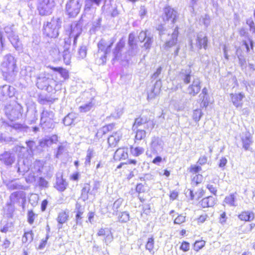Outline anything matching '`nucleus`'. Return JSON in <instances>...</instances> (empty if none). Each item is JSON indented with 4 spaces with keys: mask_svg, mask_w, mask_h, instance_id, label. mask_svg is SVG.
<instances>
[{
    "mask_svg": "<svg viewBox=\"0 0 255 255\" xmlns=\"http://www.w3.org/2000/svg\"><path fill=\"white\" fill-rule=\"evenodd\" d=\"M114 128V124H109L102 128V130L104 134L107 133L108 131L112 130Z\"/></svg>",
    "mask_w": 255,
    "mask_h": 255,
    "instance_id": "54",
    "label": "nucleus"
},
{
    "mask_svg": "<svg viewBox=\"0 0 255 255\" xmlns=\"http://www.w3.org/2000/svg\"><path fill=\"white\" fill-rule=\"evenodd\" d=\"M247 24L250 26V31L253 33H255V25L253 19L251 18L247 19Z\"/></svg>",
    "mask_w": 255,
    "mask_h": 255,
    "instance_id": "52",
    "label": "nucleus"
},
{
    "mask_svg": "<svg viewBox=\"0 0 255 255\" xmlns=\"http://www.w3.org/2000/svg\"><path fill=\"white\" fill-rule=\"evenodd\" d=\"M202 170V168L201 166L196 165H191L189 170L190 172L193 173V174H197L199 172H200Z\"/></svg>",
    "mask_w": 255,
    "mask_h": 255,
    "instance_id": "41",
    "label": "nucleus"
},
{
    "mask_svg": "<svg viewBox=\"0 0 255 255\" xmlns=\"http://www.w3.org/2000/svg\"><path fill=\"white\" fill-rule=\"evenodd\" d=\"M178 34V30L175 29L172 34V39L166 42L165 44V47L170 48L174 45L176 43L177 40Z\"/></svg>",
    "mask_w": 255,
    "mask_h": 255,
    "instance_id": "25",
    "label": "nucleus"
},
{
    "mask_svg": "<svg viewBox=\"0 0 255 255\" xmlns=\"http://www.w3.org/2000/svg\"><path fill=\"white\" fill-rule=\"evenodd\" d=\"M13 227L11 224H5L2 227L0 228V231L2 233H6L8 231H12Z\"/></svg>",
    "mask_w": 255,
    "mask_h": 255,
    "instance_id": "49",
    "label": "nucleus"
},
{
    "mask_svg": "<svg viewBox=\"0 0 255 255\" xmlns=\"http://www.w3.org/2000/svg\"><path fill=\"white\" fill-rule=\"evenodd\" d=\"M202 112L201 110L197 109L193 111V118L195 122H198L202 116Z\"/></svg>",
    "mask_w": 255,
    "mask_h": 255,
    "instance_id": "36",
    "label": "nucleus"
},
{
    "mask_svg": "<svg viewBox=\"0 0 255 255\" xmlns=\"http://www.w3.org/2000/svg\"><path fill=\"white\" fill-rule=\"evenodd\" d=\"M122 136V133L120 130L113 132L108 139L109 145L111 146H115L119 142Z\"/></svg>",
    "mask_w": 255,
    "mask_h": 255,
    "instance_id": "17",
    "label": "nucleus"
},
{
    "mask_svg": "<svg viewBox=\"0 0 255 255\" xmlns=\"http://www.w3.org/2000/svg\"><path fill=\"white\" fill-rule=\"evenodd\" d=\"M73 115L69 114L63 119V123L66 126H70L73 123V120L72 119Z\"/></svg>",
    "mask_w": 255,
    "mask_h": 255,
    "instance_id": "38",
    "label": "nucleus"
},
{
    "mask_svg": "<svg viewBox=\"0 0 255 255\" xmlns=\"http://www.w3.org/2000/svg\"><path fill=\"white\" fill-rule=\"evenodd\" d=\"M205 245V242L202 241H196L194 244V250L196 251H198L199 250L201 249Z\"/></svg>",
    "mask_w": 255,
    "mask_h": 255,
    "instance_id": "42",
    "label": "nucleus"
},
{
    "mask_svg": "<svg viewBox=\"0 0 255 255\" xmlns=\"http://www.w3.org/2000/svg\"><path fill=\"white\" fill-rule=\"evenodd\" d=\"M227 163V159H226V158H225L224 157H222L219 160V167L224 168L226 166Z\"/></svg>",
    "mask_w": 255,
    "mask_h": 255,
    "instance_id": "64",
    "label": "nucleus"
},
{
    "mask_svg": "<svg viewBox=\"0 0 255 255\" xmlns=\"http://www.w3.org/2000/svg\"><path fill=\"white\" fill-rule=\"evenodd\" d=\"M129 220V215L127 212H123L119 218V222L126 223Z\"/></svg>",
    "mask_w": 255,
    "mask_h": 255,
    "instance_id": "45",
    "label": "nucleus"
},
{
    "mask_svg": "<svg viewBox=\"0 0 255 255\" xmlns=\"http://www.w3.org/2000/svg\"><path fill=\"white\" fill-rule=\"evenodd\" d=\"M66 187V182L62 179H58L56 182V187L60 191H63Z\"/></svg>",
    "mask_w": 255,
    "mask_h": 255,
    "instance_id": "32",
    "label": "nucleus"
},
{
    "mask_svg": "<svg viewBox=\"0 0 255 255\" xmlns=\"http://www.w3.org/2000/svg\"><path fill=\"white\" fill-rule=\"evenodd\" d=\"M243 146L246 150H249L250 145L253 143L252 137L250 133L246 134L245 136L242 138Z\"/></svg>",
    "mask_w": 255,
    "mask_h": 255,
    "instance_id": "22",
    "label": "nucleus"
},
{
    "mask_svg": "<svg viewBox=\"0 0 255 255\" xmlns=\"http://www.w3.org/2000/svg\"><path fill=\"white\" fill-rule=\"evenodd\" d=\"M14 89L9 86L4 85L0 87V100H6L14 95Z\"/></svg>",
    "mask_w": 255,
    "mask_h": 255,
    "instance_id": "11",
    "label": "nucleus"
},
{
    "mask_svg": "<svg viewBox=\"0 0 255 255\" xmlns=\"http://www.w3.org/2000/svg\"><path fill=\"white\" fill-rule=\"evenodd\" d=\"M115 41L114 38L109 40L102 39L98 44V51L95 55L96 62L99 65L104 64L106 61V55L111 51V48Z\"/></svg>",
    "mask_w": 255,
    "mask_h": 255,
    "instance_id": "2",
    "label": "nucleus"
},
{
    "mask_svg": "<svg viewBox=\"0 0 255 255\" xmlns=\"http://www.w3.org/2000/svg\"><path fill=\"white\" fill-rule=\"evenodd\" d=\"M68 215L66 212H61L59 214L58 217V223H64L67 221Z\"/></svg>",
    "mask_w": 255,
    "mask_h": 255,
    "instance_id": "30",
    "label": "nucleus"
},
{
    "mask_svg": "<svg viewBox=\"0 0 255 255\" xmlns=\"http://www.w3.org/2000/svg\"><path fill=\"white\" fill-rule=\"evenodd\" d=\"M154 247V239L153 238H150L148 239L147 242L146 244V249L150 252H151Z\"/></svg>",
    "mask_w": 255,
    "mask_h": 255,
    "instance_id": "39",
    "label": "nucleus"
},
{
    "mask_svg": "<svg viewBox=\"0 0 255 255\" xmlns=\"http://www.w3.org/2000/svg\"><path fill=\"white\" fill-rule=\"evenodd\" d=\"M164 142L162 140L158 137H153L152 138L150 148L154 153L157 154L163 149Z\"/></svg>",
    "mask_w": 255,
    "mask_h": 255,
    "instance_id": "10",
    "label": "nucleus"
},
{
    "mask_svg": "<svg viewBox=\"0 0 255 255\" xmlns=\"http://www.w3.org/2000/svg\"><path fill=\"white\" fill-rule=\"evenodd\" d=\"M190 73L191 71H189L188 72H186L185 73H184L183 72H181V74L183 75L184 76L182 77V79L185 84H188L189 83L191 79V76H190Z\"/></svg>",
    "mask_w": 255,
    "mask_h": 255,
    "instance_id": "47",
    "label": "nucleus"
},
{
    "mask_svg": "<svg viewBox=\"0 0 255 255\" xmlns=\"http://www.w3.org/2000/svg\"><path fill=\"white\" fill-rule=\"evenodd\" d=\"M6 186L7 188L10 190H14L15 189H18L20 188V185L17 184L16 182L12 181L8 182Z\"/></svg>",
    "mask_w": 255,
    "mask_h": 255,
    "instance_id": "44",
    "label": "nucleus"
},
{
    "mask_svg": "<svg viewBox=\"0 0 255 255\" xmlns=\"http://www.w3.org/2000/svg\"><path fill=\"white\" fill-rule=\"evenodd\" d=\"M145 136V131L144 130L139 129L136 131L135 139L138 140H141Z\"/></svg>",
    "mask_w": 255,
    "mask_h": 255,
    "instance_id": "43",
    "label": "nucleus"
},
{
    "mask_svg": "<svg viewBox=\"0 0 255 255\" xmlns=\"http://www.w3.org/2000/svg\"><path fill=\"white\" fill-rule=\"evenodd\" d=\"M200 203L203 208L212 207L216 204V200L213 196H208L203 198Z\"/></svg>",
    "mask_w": 255,
    "mask_h": 255,
    "instance_id": "19",
    "label": "nucleus"
},
{
    "mask_svg": "<svg viewBox=\"0 0 255 255\" xmlns=\"http://www.w3.org/2000/svg\"><path fill=\"white\" fill-rule=\"evenodd\" d=\"M185 222V217L183 215H180L175 218V219L174 220V223H175V224L183 223Z\"/></svg>",
    "mask_w": 255,
    "mask_h": 255,
    "instance_id": "59",
    "label": "nucleus"
},
{
    "mask_svg": "<svg viewBox=\"0 0 255 255\" xmlns=\"http://www.w3.org/2000/svg\"><path fill=\"white\" fill-rule=\"evenodd\" d=\"M63 61L66 65H69L71 62V54L68 49L63 51Z\"/></svg>",
    "mask_w": 255,
    "mask_h": 255,
    "instance_id": "28",
    "label": "nucleus"
},
{
    "mask_svg": "<svg viewBox=\"0 0 255 255\" xmlns=\"http://www.w3.org/2000/svg\"><path fill=\"white\" fill-rule=\"evenodd\" d=\"M231 101L236 108H242L243 105V99L245 95L243 92L232 93L230 95Z\"/></svg>",
    "mask_w": 255,
    "mask_h": 255,
    "instance_id": "9",
    "label": "nucleus"
},
{
    "mask_svg": "<svg viewBox=\"0 0 255 255\" xmlns=\"http://www.w3.org/2000/svg\"><path fill=\"white\" fill-rule=\"evenodd\" d=\"M131 153L136 156H137L141 154L144 151V148L141 147H131L130 148Z\"/></svg>",
    "mask_w": 255,
    "mask_h": 255,
    "instance_id": "33",
    "label": "nucleus"
},
{
    "mask_svg": "<svg viewBox=\"0 0 255 255\" xmlns=\"http://www.w3.org/2000/svg\"><path fill=\"white\" fill-rule=\"evenodd\" d=\"M6 36L11 44L16 50L22 49L21 44L19 41L18 36L17 35L16 29L13 25H8L4 27Z\"/></svg>",
    "mask_w": 255,
    "mask_h": 255,
    "instance_id": "3",
    "label": "nucleus"
},
{
    "mask_svg": "<svg viewBox=\"0 0 255 255\" xmlns=\"http://www.w3.org/2000/svg\"><path fill=\"white\" fill-rule=\"evenodd\" d=\"M206 188L210 191V192L214 195L216 194L217 189V188L213 185L211 184H208Z\"/></svg>",
    "mask_w": 255,
    "mask_h": 255,
    "instance_id": "58",
    "label": "nucleus"
},
{
    "mask_svg": "<svg viewBox=\"0 0 255 255\" xmlns=\"http://www.w3.org/2000/svg\"><path fill=\"white\" fill-rule=\"evenodd\" d=\"M67 145V142L61 143L58 147L57 152L56 155V157H58L59 156L62 154L66 150V146Z\"/></svg>",
    "mask_w": 255,
    "mask_h": 255,
    "instance_id": "37",
    "label": "nucleus"
},
{
    "mask_svg": "<svg viewBox=\"0 0 255 255\" xmlns=\"http://www.w3.org/2000/svg\"><path fill=\"white\" fill-rule=\"evenodd\" d=\"M54 6L53 0H39L38 9L41 15H47L51 12Z\"/></svg>",
    "mask_w": 255,
    "mask_h": 255,
    "instance_id": "8",
    "label": "nucleus"
},
{
    "mask_svg": "<svg viewBox=\"0 0 255 255\" xmlns=\"http://www.w3.org/2000/svg\"><path fill=\"white\" fill-rule=\"evenodd\" d=\"M145 41V42L143 45V47L146 49H149L152 42V38L150 36H148Z\"/></svg>",
    "mask_w": 255,
    "mask_h": 255,
    "instance_id": "56",
    "label": "nucleus"
},
{
    "mask_svg": "<svg viewBox=\"0 0 255 255\" xmlns=\"http://www.w3.org/2000/svg\"><path fill=\"white\" fill-rule=\"evenodd\" d=\"M22 110L21 106L15 102L7 105L5 108L6 116L11 121L19 119L22 115Z\"/></svg>",
    "mask_w": 255,
    "mask_h": 255,
    "instance_id": "4",
    "label": "nucleus"
},
{
    "mask_svg": "<svg viewBox=\"0 0 255 255\" xmlns=\"http://www.w3.org/2000/svg\"><path fill=\"white\" fill-rule=\"evenodd\" d=\"M82 32V26L77 22L73 23L71 26V31L69 34L70 38H74V44H76L77 39Z\"/></svg>",
    "mask_w": 255,
    "mask_h": 255,
    "instance_id": "12",
    "label": "nucleus"
},
{
    "mask_svg": "<svg viewBox=\"0 0 255 255\" xmlns=\"http://www.w3.org/2000/svg\"><path fill=\"white\" fill-rule=\"evenodd\" d=\"M208 39L207 36L202 32H200L197 35L196 39V46L200 49L202 47L206 49Z\"/></svg>",
    "mask_w": 255,
    "mask_h": 255,
    "instance_id": "14",
    "label": "nucleus"
},
{
    "mask_svg": "<svg viewBox=\"0 0 255 255\" xmlns=\"http://www.w3.org/2000/svg\"><path fill=\"white\" fill-rule=\"evenodd\" d=\"M51 81V79L46 77H39L37 80V85L38 88L43 89L44 87H48Z\"/></svg>",
    "mask_w": 255,
    "mask_h": 255,
    "instance_id": "21",
    "label": "nucleus"
},
{
    "mask_svg": "<svg viewBox=\"0 0 255 255\" xmlns=\"http://www.w3.org/2000/svg\"><path fill=\"white\" fill-rule=\"evenodd\" d=\"M33 239L32 233L31 231L25 232L22 238L23 243L30 242Z\"/></svg>",
    "mask_w": 255,
    "mask_h": 255,
    "instance_id": "34",
    "label": "nucleus"
},
{
    "mask_svg": "<svg viewBox=\"0 0 255 255\" xmlns=\"http://www.w3.org/2000/svg\"><path fill=\"white\" fill-rule=\"evenodd\" d=\"M37 215L34 214L32 211H29L28 212V220L30 223H32L34 222V219Z\"/></svg>",
    "mask_w": 255,
    "mask_h": 255,
    "instance_id": "55",
    "label": "nucleus"
},
{
    "mask_svg": "<svg viewBox=\"0 0 255 255\" xmlns=\"http://www.w3.org/2000/svg\"><path fill=\"white\" fill-rule=\"evenodd\" d=\"M93 150L91 149H89L87 150V155L85 159V165H90L91 163V159L93 156Z\"/></svg>",
    "mask_w": 255,
    "mask_h": 255,
    "instance_id": "35",
    "label": "nucleus"
},
{
    "mask_svg": "<svg viewBox=\"0 0 255 255\" xmlns=\"http://www.w3.org/2000/svg\"><path fill=\"white\" fill-rule=\"evenodd\" d=\"M144 122L143 121V120L140 118H137L135 120L134 125L133 126V128L134 129H135L136 128H137L138 126H139L142 124H144Z\"/></svg>",
    "mask_w": 255,
    "mask_h": 255,
    "instance_id": "60",
    "label": "nucleus"
},
{
    "mask_svg": "<svg viewBox=\"0 0 255 255\" xmlns=\"http://www.w3.org/2000/svg\"><path fill=\"white\" fill-rule=\"evenodd\" d=\"M238 58L239 60V64L242 67V69L243 70L246 69L247 65L246 59L244 57L240 56H238Z\"/></svg>",
    "mask_w": 255,
    "mask_h": 255,
    "instance_id": "50",
    "label": "nucleus"
},
{
    "mask_svg": "<svg viewBox=\"0 0 255 255\" xmlns=\"http://www.w3.org/2000/svg\"><path fill=\"white\" fill-rule=\"evenodd\" d=\"M123 202V199L121 198H119L117 199L114 203L113 204V208L114 209L117 210L120 207V206L122 205Z\"/></svg>",
    "mask_w": 255,
    "mask_h": 255,
    "instance_id": "51",
    "label": "nucleus"
},
{
    "mask_svg": "<svg viewBox=\"0 0 255 255\" xmlns=\"http://www.w3.org/2000/svg\"><path fill=\"white\" fill-rule=\"evenodd\" d=\"M164 16L163 19L164 21L171 20L173 23L177 17V12L170 7H167L164 9Z\"/></svg>",
    "mask_w": 255,
    "mask_h": 255,
    "instance_id": "15",
    "label": "nucleus"
},
{
    "mask_svg": "<svg viewBox=\"0 0 255 255\" xmlns=\"http://www.w3.org/2000/svg\"><path fill=\"white\" fill-rule=\"evenodd\" d=\"M128 149L126 148H120L118 149L114 154V158L116 160L126 159L128 157Z\"/></svg>",
    "mask_w": 255,
    "mask_h": 255,
    "instance_id": "18",
    "label": "nucleus"
},
{
    "mask_svg": "<svg viewBox=\"0 0 255 255\" xmlns=\"http://www.w3.org/2000/svg\"><path fill=\"white\" fill-rule=\"evenodd\" d=\"M200 80L197 78H194L191 85H189L187 89L189 94L193 96H195L200 91Z\"/></svg>",
    "mask_w": 255,
    "mask_h": 255,
    "instance_id": "13",
    "label": "nucleus"
},
{
    "mask_svg": "<svg viewBox=\"0 0 255 255\" xmlns=\"http://www.w3.org/2000/svg\"><path fill=\"white\" fill-rule=\"evenodd\" d=\"M15 150L16 152H18V155L20 158H23L24 157V154H23L26 151V149L24 147L17 146L15 147Z\"/></svg>",
    "mask_w": 255,
    "mask_h": 255,
    "instance_id": "48",
    "label": "nucleus"
},
{
    "mask_svg": "<svg viewBox=\"0 0 255 255\" xmlns=\"http://www.w3.org/2000/svg\"><path fill=\"white\" fill-rule=\"evenodd\" d=\"M90 194V185L89 184H85L81 192V198L84 201L88 199V194Z\"/></svg>",
    "mask_w": 255,
    "mask_h": 255,
    "instance_id": "26",
    "label": "nucleus"
},
{
    "mask_svg": "<svg viewBox=\"0 0 255 255\" xmlns=\"http://www.w3.org/2000/svg\"><path fill=\"white\" fill-rule=\"evenodd\" d=\"M76 213V220L77 223L82 222V218H83V215L84 212V208L82 207L80 204L77 203L75 207V211Z\"/></svg>",
    "mask_w": 255,
    "mask_h": 255,
    "instance_id": "20",
    "label": "nucleus"
},
{
    "mask_svg": "<svg viewBox=\"0 0 255 255\" xmlns=\"http://www.w3.org/2000/svg\"><path fill=\"white\" fill-rule=\"evenodd\" d=\"M148 36H147V34H146V33L145 31H141L139 34L138 38L140 42H143L147 39V37Z\"/></svg>",
    "mask_w": 255,
    "mask_h": 255,
    "instance_id": "57",
    "label": "nucleus"
},
{
    "mask_svg": "<svg viewBox=\"0 0 255 255\" xmlns=\"http://www.w3.org/2000/svg\"><path fill=\"white\" fill-rule=\"evenodd\" d=\"M241 228L244 230L243 232H247L251 230L252 227L251 226V224H242L241 226Z\"/></svg>",
    "mask_w": 255,
    "mask_h": 255,
    "instance_id": "62",
    "label": "nucleus"
},
{
    "mask_svg": "<svg viewBox=\"0 0 255 255\" xmlns=\"http://www.w3.org/2000/svg\"><path fill=\"white\" fill-rule=\"evenodd\" d=\"M0 160L6 165H11L15 161V157L10 152L5 151L0 154Z\"/></svg>",
    "mask_w": 255,
    "mask_h": 255,
    "instance_id": "16",
    "label": "nucleus"
},
{
    "mask_svg": "<svg viewBox=\"0 0 255 255\" xmlns=\"http://www.w3.org/2000/svg\"><path fill=\"white\" fill-rule=\"evenodd\" d=\"M87 55V49L85 46H81L78 51V57L81 59L84 58Z\"/></svg>",
    "mask_w": 255,
    "mask_h": 255,
    "instance_id": "40",
    "label": "nucleus"
},
{
    "mask_svg": "<svg viewBox=\"0 0 255 255\" xmlns=\"http://www.w3.org/2000/svg\"><path fill=\"white\" fill-rule=\"evenodd\" d=\"M235 199L236 198L235 195L234 194H231L226 197L224 202L230 206H236Z\"/></svg>",
    "mask_w": 255,
    "mask_h": 255,
    "instance_id": "27",
    "label": "nucleus"
},
{
    "mask_svg": "<svg viewBox=\"0 0 255 255\" xmlns=\"http://www.w3.org/2000/svg\"><path fill=\"white\" fill-rule=\"evenodd\" d=\"M94 104L92 102L85 104L79 107V111L82 113H86L89 111L93 107Z\"/></svg>",
    "mask_w": 255,
    "mask_h": 255,
    "instance_id": "29",
    "label": "nucleus"
},
{
    "mask_svg": "<svg viewBox=\"0 0 255 255\" xmlns=\"http://www.w3.org/2000/svg\"><path fill=\"white\" fill-rule=\"evenodd\" d=\"M255 215L253 212H243L239 215V218L241 221L245 222H251L254 219Z\"/></svg>",
    "mask_w": 255,
    "mask_h": 255,
    "instance_id": "23",
    "label": "nucleus"
},
{
    "mask_svg": "<svg viewBox=\"0 0 255 255\" xmlns=\"http://www.w3.org/2000/svg\"><path fill=\"white\" fill-rule=\"evenodd\" d=\"M159 92V89H155V88H152L151 92L147 94V99H152L155 98Z\"/></svg>",
    "mask_w": 255,
    "mask_h": 255,
    "instance_id": "46",
    "label": "nucleus"
},
{
    "mask_svg": "<svg viewBox=\"0 0 255 255\" xmlns=\"http://www.w3.org/2000/svg\"><path fill=\"white\" fill-rule=\"evenodd\" d=\"M80 0H69L66 5L67 14L71 17L76 16L79 12L82 4Z\"/></svg>",
    "mask_w": 255,
    "mask_h": 255,
    "instance_id": "7",
    "label": "nucleus"
},
{
    "mask_svg": "<svg viewBox=\"0 0 255 255\" xmlns=\"http://www.w3.org/2000/svg\"><path fill=\"white\" fill-rule=\"evenodd\" d=\"M16 60L11 54L6 55L1 65V70L5 80L12 81L15 78L17 71Z\"/></svg>",
    "mask_w": 255,
    "mask_h": 255,
    "instance_id": "1",
    "label": "nucleus"
},
{
    "mask_svg": "<svg viewBox=\"0 0 255 255\" xmlns=\"http://www.w3.org/2000/svg\"><path fill=\"white\" fill-rule=\"evenodd\" d=\"M203 180V176L201 174H196L193 177L192 181L198 184L202 182Z\"/></svg>",
    "mask_w": 255,
    "mask_h": 255,
    "instance_id": "53",
    "label": "nucleus"
},
{
    "mask_svg": "<svg viewBox=\"0 0 255 255\" xmlns=\"http://www.w3.org/2000/svg\"><path fill=\"white\" fill-rule=\"evenodd\" d=\"M102 0H85V8L86 9H90L91 6H92L93 3L96 4L97 5L99 6L101 3V2Z\"/></svg>",
    "mask_w": 255,
    "mask_h": 255,
    "instance_id": "31",
    "label": "nucleus"
},
{
    "mask_svg": "<svg viewBox=\"0 0 255 255\" xmlns=\"http://www.w3.org/2000/svg\"><path fill=\"white\" fill-rule=\"evenodd\" d=\"M190 245L188 243L184 242L180 247V249L184 252H187L189 250Z\"/></svg>",
    "mask_w": 255,
    "mask_h": 255,
    "instance_id": "63",
    "label": "nucleus"
},
{
    "mask_svg": "<svg viewBox=\"0 0 255 255\" xmlns=\"http://www.w3.org/2000/svg\"><path fill=\"white\" fill-rule=\"evenodd\" d=\"M59 73L61 77H62L64 79H67L69 78V72L66 69L62 68Z\"/></svg>",
    "mask_w": 255,
    "mask_h": 255,
    "instance_id": "61",
    "label": "nucleus"
},
{
    "mask_svg": "<svg viewBox=\"0 0 255 255\" xmlns=\"http://www.w3.org/2000/svg\"><path fill=\"white\" fill-rule=\"evenodd\" d=\"M125 46V41L123 39H121L117 43L116 47L114 51V55L115 58L116 59H119L120 58V52L121 49Z\"/></svg>",
    "mask_w": 255,
    "mask_h": 255,
    "instance_id": "24",
    "label": "nucleus"
},
{
    "mask_svg": "<svg viewBox=\"0 0 255 255\" xmlns=\"http://www.w3.org/2000/svg\"><path fill=\"white\" fill-rule=\"evenodd\" d=\"M54 115L53 112L43 110L41 114L40 125L44 129L52 128L54 126Z\"/></svg>",
    "mask_w": 255,
    "mask_h": 255,
    "instance_id": "5",
    "label": "nucleus"
},
{
    "mask_svg": "<svg viewBox=\"0 0 255 255\" xmlns=\"http://www.w3.org/2000/svg\"><path fill=\"white\" fill-rule=\"evenodd\" d=\"M60 25L56 20H52L44 25L43 32L47 36L50 38H55L58 35V29Z\"/></svg>",
    "mask_w": 255,
    "mask_h": 255,
    "instance_id": "6",
    "label": "nucleus"
}]
</instances>
